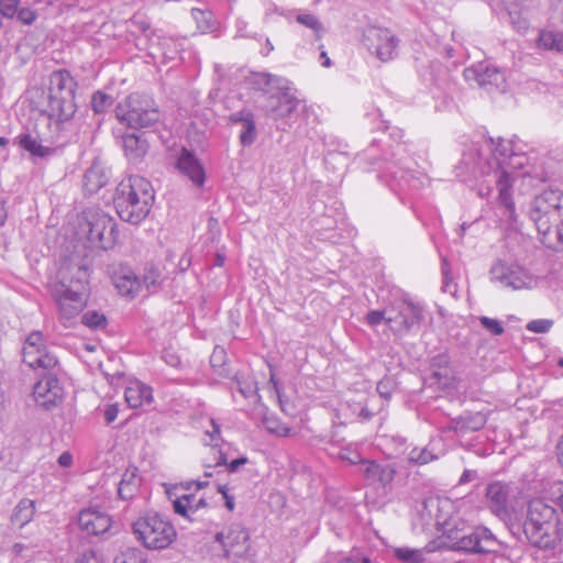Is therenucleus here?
<instances>
[{
    "instance_id": "1",
    "label": "nucleus",
    "mask_w": 563,
    "mask_h": 563,
    "mask_svg": "<svg viewBox=\"0 0 563 563\" xmlns=\"http://www.w3.org/2000/svg\"><path fill=\"white\" fill-rule=\"evenodd\" d=\"M420 519L426 526H434L438 539L426 545L428 552L440 548L455 551L488 553L494 551L496 541L486 529H476L465 533L466 523L459 516L454 503L446 497H429L424 499L420 510Z\"/></svg>"
},
{
    "instance_id": "2",
    "label": "nucleus",
    "mask_w": 563,
    "mask_h": 563,
    "mask_svg": "<svg viewBox=\"0 0 563 563\" xmlns=\"http://www.w3.org/2000/svg\"><path fill=\"white\" fill-rule=\"evenodd\" d=\"M528 542L542 550H552L563 540V521L558 510L543 499L529 501L523 521Z\"/></svg>"
},
{
    "instance_id": "3",
    "label": "nucleus",
    "mask_w": 563,
    "mask_h": 563,
    "mask_svg": "<svg viewBox=\"0 0 563 563\" xmlns=\"http://www.w3.org/2000/svg\"><path fill=\"white\" fill-rule=\"evenodd\" d=\"M531 218L541 242L550 249H563V191L545 189L534 198Z\"/></svg>"
},
{
    "instance_id": "4",
    "label": "nucleus",
    "mask_w": 563,
    "mask_h": 563,
    "mask_svg": "<svg viewBox=\"0 0 563 563\" xmlns=\"http://www.w3.org/2000/svg\"><path fill=\"white\" fill-rule=\"evenodd\" d=\"M154 202L151 183L141 176H129L115 188L113 205L121 220L140 223L150 213Z\"/></svg>"
},
{
    "instance_id": "5",
    "label": "nucleus",
    "mask_w": 563,
    "mask_h": 563,
    "mask_svg": "<svg viewBox=\"0 0 563 563\" xmlns=\"http://www.w3.org/2000/svg\"><path fill=\"white\" fill-rule=\"evenodd\" d=\"M77 81L68 70H56L49 76L47 111L57 121H68L76 112Z\"/></svg>"
},
{
    "instance_id": "6",
    "label": "nucleus",
    "mask_w": 563,
    "mask_h": 563,
    "mask_svg": "<svg viewBox=\"0 0 563 563\" xmlns=\"http://www.w3.org/2000/svg\"><path fill=\"white\" fill-rule=\"evenodd\" d=\"M136 540L148 550H164L177 539L172 521L156 512L137 518L132 525Z\"/></svg>"
},
{
    "instance_id": "7",
    "label": "nucleus",
    "mask_w": 563,
    "mask_h": 563,
    "mask_svg": "<svg viewBox=\"0 0 563 563\" xmlns=\"http://www.w3.org/2000/svg\"><path fill=\"white\" fill-rule=\"evenodd\" d=\"M115 117L132 129H142L158 122L161 110L151 96L133 92L117 104Z\"/></svg>"
},
{
    "instance_id": "8",
    "label": "nucleus",
    "mask_w": 563,
    "mask_h": 563,
    "mask_svg": "<svg viewBox=\"0 0 563 563\" xmlns=\"http://www.w3.org/2000/svg\"><path fill=\"white\" fill-rule=\"evenodd\" d=\"M207 486L206 482L176 485L174 492H168L170 497L174 496V511L190 521L197 520L211 505V496L206 492Z\"/></svg>"
},
{
    "instance_id": "9",
    "label": "nucleus",
    "mask_w": 563,
    "mask_h": 563,
    "mask_svg": "<svg viewBox=\"0 0 563 563\" xmlns=\"http://www.w3.org/2000/svg\"><path fill=\"white\" fill-rule=\"evenodd\" d=\"M511 487L504 481H493L485 487L484 501L488 510L499 518H507L514 510Z\"/></svg>"
},
{
    "instance_id": "10",
    "label": "nucleus",
    "mask_w": 563,
    "mask_h": 563,
    "mask_svg": "<svg viewBox=\"0 0 563 563\" xmlns=\"http://www.w3.org/2000/svg\"><path fill=\"white\" fill-rule=\"evenodd\" d=\"M51 292L65 324L79 316L86 307L87 300L84 295L67 288L63 283L54 284Z\"/></svg>"
},
{
    "instance_id": "11",
    "label": "nucleus",
    "mask_w": 563,
    "mask_h": 563,
    "mask_svg": "<svg viewBox=\"0 0 563 563\" xmlns=\"http://www.w3.org/2000/svg\"><path fill=\"white\" fill-rule=\"evenodd\" d=\"M88 240L101 249H111L119 239L117 223L107 213L92 214L89 220Z\"/></svg>"
},
{
    "instance_id": "12",
    "label": "nucleus",
    "mask_w": 563,
    "mask_h": 563,
    "mask_svg": "<svg viewBox=\"0 0 563 563\" xmlns=\"http://www.w3.org/2000/svg\"><path fill=\"white\" fill-rule=\"evenodd\" d=\"M23 361L32 368L52 369L57 365V358L46 350L41 332H33L26 338Z\"/></svg>"
},
{
    "instance_id": "13",
    "label": "nucleus",
    "mask_w": 563,
    "mask_h": 563,
    "mask_svg": "<svg viewBox=\"0 0 563 563\" xmlns=\"http://www.w3.org/2000/svg\"><path fill=\"white\" fill-rule=\"evenodd\" d=\"M32 397L37 406L51 410L63 402L64 388L56 376L45 375L34 385Z\"/></svg>"
},
{
    "instance_id": "14",
    "label": "nucleus",
    "mask_w": 563,
    "mask_h": 563,
    "mask_svg": "<svg viewBox=\"0 0 563 563\" xmlns=\"http://www.w3.org/2000/svg\"><path fill=\"white\" fill-rule=\"evenodd\" d=\"M78 526L88 536H99L109 531L112 518L99 508L89 507L78 514Z\"/></svg>"
},
{
    "instance_id": "15",
    "label": "nucleus",
    "mask_w": 563,
    "mask_h": 563,
    "mask_svg": "<svg viewBox=\"0 0 563 563\" xmlns=\"http://www.w3.org/2000/svg\"><path fill=\"white\" fill-rule=\"evenodd\" d=\"M366 37L379 59L385 62L393 58L397 42L388 29L371 27Z\"/></svg>"
},
{
    "instance_id": "16",
    "label": "nucleus",
    "mask_w": 563,
    "mask_h": 563,
    "mask_svg": "<svg viewBox=\"0 0 563 563\" xmlns=\"http://www.w3.org/2000/svg\"><path fill=\"white\" fill-rule=\"evenodd\" d=\"M216 539L221 543L227 554H239L246 550L249 534L243 527L234 525L219 532Z\"/></svg>"
},
{
    "instance_id": "17",
    "label": "nucleus",
    "mask_w": 563,
    "mask_h": 563,
    "mask_svg": "<svg viewBox=\"0 0 563 563\" xmlns=\"http://www.w3.org/2000/svg\"><path fill=\"white\" fill-rule=\"evenodd\" d=\"M124 399L130 408H141L153 401V389L140 380H132L124 390Z\"/></svg>"
},
{
    "instance_id": "18",
    "label": "nucleus",
    "mask_w": 563,
    "mask_h": 563,
    "mask_svg": "<svg viewBox=\"0 0 563 563\" xmlns=\"http://www.w3.org/2000/svg\"><path fill=\"white\" fill-rule=\"evenodd\" d=\"M464 76L467 80H474L479 87L498 86L504 81L500 71L493 66L477 65L465 69Z\"/></svg>"
},
{
    "instance_id": "19",
    "label": "nucleus",
    "mask_w": 563,
    "mask_h": 563,
    "mask_svg": "<svg viewBox=\"0 0 563 563\" xmlns=\"http://www.w3.org/2000/svg\"><path fill=\"white\" fill-rule=\"evenodd\" d=\"M177 167L195 185H203L206 178L205 170L197 158L187 150H183L178 158Z\"/></svg>"
},
{
    "instance_id": "20",
    "label": "nucleus",
    "mask_w": 563,
    "mask_h": 563,
    "mask_svg": "<svg viewBox=\"0 0 563 563\" xmlns=\"http://www.w3.org/2000/svg\"><path fill=\"white\" fill-rule=\"evenodd\" d=\"M364 477L372 482L378 483L382 486L390 485L396 475V468L391 465H382L375 461H364Z\"/></svg>"
},
{
    "instance_id": "21",
    "label": "nucleus",
    "mask_w": 563,
    "mask_h": 563,
    "mask_svg": "<svg viewBox=\"0 0 563 563\" xmlns=\"http://www.w3.org/2000/svg\"><path fill=\"white\" fill-rule=\"evenodd\" d=\"M16 144L34 157H46L53 153V148L45 146L30 133L20 134Z\"/></svg>"
},
{
    "instance_id": "22",
    "label": "nucleus",
    "mask_w": 563,
    "mask_h": 563,
    "mask_svg": "<svg viewBox=\"0 0 563 563\" xmlns=\"http://www.w3.org/2000/svg\"><path fill=\"white\" fill-rule=\"evenodd\" d=\"M488 420V416L484 412H473L460 417L455 421V430L461 432H474L483 429Z\"/></svg>"
},
{
    "instance_id": "23",
    "label": "nucleus",
    "mask_w": 563,
    "mask_h": 563,
    "mask_svg": "<svg viewBox=\"0 0 563 563\" xmlns=\"http://www.w3.org/2000/svg\"><path fill=\"white\" fill-rule=\"evenodd\" d=\"M34 514L35 503L24 498L14 508L11 521L14 526L22 528L33 519Z\"/></svg>"
},
{
    "instance_id": "24",
    "label": "nucleus",
    "mask_w": 563,
    "mask_h": 563,
    "mask_svg": "<svg viewBox=\"0 0 563 563\" xmlns=\"http://www.w3.org/2000/svg\"><path fill=\"white\" fill-rule=\"evenodd\" d=\"M113 283L118 291L123 296H133L140 289L139 279L131 274H115Z\"/></svg>"
},
{
    "instance_id": "25",
    "label": "nucleus",
    "mask_w": 563,
    "mask_h": 563,
    "mask_svg": "<svg viewBox=\"0 0 563 563\" xmlns=\"http://www.w3.org/2000/svg\"><path fill=\"white\" fill-rule=\"evenodd\" d=\"M538 46L549 51L563 52V33L541 31L538 38Z\"/></svg>"
},
{
    "instance_id": "26",
    "label": "nucleus",
    "mask_w": 563,
    "mask_h": 563,
    "mask_svg": "<svg viewBox=\"0 0 563 563\" xmlns=\"http://www.w3.org/2000/svg\"><path fill=\"white\" fill-rule=\"evenodd\" d=\"M123 148L128 156L136 158L146 153L147 144L135 134H126L123 136Z\"/></svg>"
},
{
    "instance_id": "27",
    "label": "nucleus",
    "mask_w": 563,
    "mask_h": 563,
    "mask_svg": "<svg viewBox=\"0 0 563 563\" xmlns=\"http://www.w3.org/2000/svg\"><path fill=\"white\" fill-rule=\"evenodd\" d=\"M424 549H411L408 547H398L393 550L394 556L402 563H422L424 561Z\"/></svg>"
},
{
    "instance_id": "28",
    "label": "nucleus",
    "mask_w": 563,
    "mask_h": 563,
    "mask_svg": "<svg viewBox=\"0 0 563 563\" xmlns=\"http://www.w3.org/2000/svg\"><path fill=\"white\" fill-rule=\"evenodd\" d=\"M192 16L198 22V29L201 33H208L213 30L212 14L210 12L194 9Z\"/></svg>"
},
{
    "instance_id": "29",
    "label": "nucleus",
    "mask_w": 563,
    "mask_h": 563,
    "mask_svg": "<svg viewBox=\"0 0 563 563\" xmlns=\"http://www.w3.org/2000/svg\"><path fill=\"white\" fill-rule=\"evenodd\" d=\"M82 323L90 329H101L107 325V318L98 311H87L82 316Z\"/></svg>"
},
{
    "instance_id": "30",
    "label": "nucleus",
    "mask_w": 563,
    "mask_h": 563,
    "mask_svg": "<svg viewBox=\"0 0 563 563\" xmlns=\"http://www.w3.org/2000/svg\"><path fill=\"white\" fill-rule=\"evenodd\" d=\"M249 462L246 456H241L239 459L232 460L231 462H228L227 456L222 452H218V456L214 460L216 466H225L227 472L233 473L238 471V468L242 465H245Z\"/></svg>"
},
{
    "instance_id": "31",
    "label": "nucleus",
    "mask_w": 563,
    "mask_h": 563,
    "mask_svg": "<svg viewBox=\"0 0 563 563\" xmlns=\"http://www.w3.org/2000/svg\"><path fill=\"white\" fill-rule=\"evenodd\" d=\"M505 279L507 285L514 289H525L530 285V278L521 272L517 273L511 271L507 276H505Z\"/></svg>"
},
{
    "instance_id": "32",
    "label": "nucleus",
    "mask_w": 563,
    "mask_h": 563,
    "mask_svg": "<svg viewBox=\"0 0 563 563\" xmlns=\"http://www.w3.org/2000/svg\"><path fill=\"white\" fill-rule=\"evenodd\" d=\"M553 320L536 319L527 323V330L533 333H547L553 327Z\"/></svg>"
},
{
    "instance_id": "33",
    "label": "nucleus",
    "mask_w": 563,
    "mask_h": 563,
    "mask_svg": "<svg viewBox=\"0 0 563 563\" xmlns=\"http://www.w3.org/2000/svg\"><path fill=\"white\" fill-rule=\"evenodd\" d=\"M74 563H104V561L98 551L86 549L77 555Z\"/></svg>"
},
{
    "instance_id": "34",
    "label": "nucleus",
    "mask_w": 563,
    "mask_h": 563,
    "mask_svg": "<svg viewBox=\"0 0 563 563\" xmlns=\"http://www.w3.org/2000/svg\"><path fill=\"white\" fill-rule=\"evenodd\" d=\"M256 135L255 123L251 119L244 121V130L241 132L240 141L243 145H250L253 143Z\"/></svg>"
},
{
    "instance_id": "35",
    "label": "nucleus",
    "mask_w": 563,
    "mask_h": 563,
    "mask_svg": "<svg viewBox=\"0 0 563 563\" xmlns=\"http://www.w3.org/2000/svg\"><path fill=\"white\" fill-rule=\"evenodd\" d=\"M498 200L506 208L509 216L512 217L516 211L515 202L512 199L511 189H499L498 190Z\"/></svg>"
},
{
    "instance_id": "36",
    "label": "nucleus",
    "mask_w": 563,
    "mask_h": 563,
    "mask_svg": "<svg viewBox=\"0 0 563 563\" xmlns=\"http://www.w3.org/2000/svg\"><path fill=\"white\" fill-rule=\"evenodd\" d=\"M20 0H0V13L4 18L12 19L16 15Z\"/></svg>"
},
{
    "instance_id": "37",
    "label": "nucleus",
    "mask_w": 563,
    "mask_h": 563,
    "mask_svg": "<svg viewBox=\"0 0 563 563\" xmlns=\"http://www.w3.org/2000/svg\"><path fill=\"white\" fill-rule=\"evenodd\" d=\"M479 321H481V324L487 331H489L492 334L500 335V334L504 333V327L501 325V323L498 320L492 319V318H488V317H482L479 319Z\"/></svg>"
},
{
    "instance_id": "38",
    "label": "nucleus",
    "mask_w": 563,
    "mask_h": 563,
    "mask_svg": "<svg viewBox=\"0 0 563 563\" xmlns=\"http://www.w3.org/2000/svg\"><path fill=\"white\" fill-rule=\"evenodd\" d=\"M265 423H266V428L271 432L276 433L277 435L287 437V435L292 434L288 427H286L285 424H278L273 419H266Z\"/></svg>"
},
{
    "instance_id": "39",
    "label": "nucleus",
    "mask_w": 563,
    "mask_h": 563,
    "mask_svg": "<svg viewBox=\"0 0 563 563\" xmlns=\"http://www.w3.org/2000/svg\"><path fill=\"white\" fill-rule=\"evenodd\" d=\"M16 16L23 24L31 25L36 20V12L30 8H22L18 10Z\"/></svg>"
},
{
    "instance_id": "40",
    "label": "nucleus",
    "mask_w": 563,
    "mask_h": 563,
    "mask_svg": "<svg viewBox=\"0 0 563 563\" xmlns=\"http://www.w3.org/2000/svg\"><path fill=\"white\" fill-rule=\"evenodd\" d=\"M387 324L397 323L402 329H409L410 322L407 317L404 314L402 310L398 309L395 316H389L386 319Z\"/></svg>"
},
{
    "instance_id": "41",
    "label": "nucleus",
    "mask_w": 563,
    "mask_h": 563,
    "mask_svg": "<svg viewBox=\"0 0 563 563\" xmlns=\"http://www.w3.org/2000/svg\"><path fill=\"white\" fill-rule=\"evenodd\" d=\"M297 21L305 25V26H308L314 31H318L321 29V24L320 22L318 21V19L312 15V14H299L297 16Z\"/></svg>"
},
{
    "instance_id": "42",
    "label": "nucleus",
    "mask_w": 563,
    "mask_h": 563,
    "mask_svg": "<svg viewBox=\"0 0 563 563\" xmlns=\"http://www.w3.org/2000/svg\"><path fill=\"white\" fill-rule=\"evenodd\" d=\"M551 498L563 511V482L553 484L551 487Z\"/></svg>"
},
{
    "instance_id": "43",
    "label": "nucleus",
    "mask_w": 563,
    "mask_h": 563,
    "mask_svg": "<svg viewBox=\"0 0 563 563\" xmlns=\"http://www.w3.org/2000/svg\"><path fill=\"white\" fill-rule=\"evenodd\" d=\"M497 189H511L514 185V180L510 174L506 170H501L497 178Z\"/></svg>"
},
{
    "instance_id": "44",
    "label": "nucleus",
    "mask_w": 563,
    "mask_h": 563,
    "mask_svg": "<svg viewBox=\"0 0 563 563\" xmlns=\"http://www.w3.org/2000/svg\"><path fill=\"white\" fill-rule=\"evenodd\" d=\"M386 319L387 318H385V312L379 310H372L366 314V322L369 325H377L383 321L386 322Z\"/></svg>"
},
{
    "instance_id": "45",
    "label": "nucleus",
    "mask_w": 563,
    "mask_h": 563,
    "mask_svg": "<svg viewBox=\"0 0 563 563\" xmlns=\"http://www.w3.org/2000/svg\"><path fill=\"white\" fill-rule=\"evenodd\" d=\"M217 490L222 495L227 509L233 511L235 507L234 497L229 494L227 486L219 485Z\"/></svg>"
},
{
    "instance_id": "46",
    "label": "nucleus",
    "mask_w": 563,
    "mask_h": 563,
    "mask_svg": "<svg viewBox=\"0 0 563 563\" xmlns=\"http://www.w3.org/2000/svg\"><path fill=\"white\" fill-rule=\"evenodd\" d=\"M108 101V96L101 91H97L92 96V107L97 112L102 111L104 103Z\"/></svg>"
},
{
    "instance_id": "47",
    "label": "nucleus",
    "mask_w": 563,
    "mask_h": 563,
    "mask_svg": "<svg viewBox=\"0 0 563 563\" xmlns=\"http://www.w3.org/2000/svg\"><path fill=\"white\" fill-rule=\"evenodd\" d=\"M449 372L451 373V377L448 378L446 374L442 375L441 373L437 372L434 374L435 378H437V382L441 385H443L444 387H450V386H453V384L456 382V377L454 375V372L452 368H449Z\"/></svg>"
},
{
    "instance_id": "48",
    "label": "nucleus",
    "mask_w": 563,
    "mask_h": 563,
    "mask_svg": "<svg viewBox=\"0 0 563 563\" xmlns=\"http://www.w3.org/2000/svg\"><path fill=\"white\" fill-rule=\"evenodd\" d=\"M119 413V406L117 404H111L106 407L104 410V419L108 423L113 422Z\"/></svg>"
},
{
    "instance_id": "49",
    "label": "nucleus",
    "mask_w": 563,
    "mask_h": 563,
    "mask_svg": "<svg viewBox=\"0 0 563 563\" xmlns=\"http://www.w3.org/2000/svg\"><path fill=\"white\" fill-rule=\"evenodd\" d=\"M211 430L206 428V433L210 437L211 442L217 441L220 438V427L216 423L213 419L208 420Z\"/></svg>"
},
{
    "instance_id": "50",
    "label": "nucleus",
    "mask_w": 563,
    "mask_h": 563,
    "mask_svg": "<svg viewBox=\"0 0 563 563\" xmlns=\"http://www.w3.org/2000/svg\"><path fill=\"white\" fill-rule=\"evenodd\" d=\"M410 460L419 464H426L430 461L429 453L421 451L417 454L415 450L410 453Z\"/></svg>"
},
{
    "instance_id": "51",
    "label": "nucleus",
    "mask_w": 563,
    "mask_h": 563,
    "mask_svg": "<svg viewBox=\"0 0 563 563\" xmlns=\"http://www.w3.org/2000/svg\"><path fill=\"white\" fill-rule=\"evenodd\" d=\"M58 464L63 467H69L73 464V455L69 452H63L58 457Z\"/></svg>"
},
{
    "instance_id": "52",
    "label": "nucleus",
    "mask_w": 563,
    "mask_h": 563,
    "mask_svg": "<svg viewBox=\"0 0 563 563\" xmlns=\"http://www.w3.org/2000/svg\"><path fill=\"white\" fill-rule=\"evenodd\" d=\"M551 7L555 12L563 15V0H552Z\"/></svg>"
},
{
    "instance_id": "53",
    "label": "nucleus",
    "mask_w": 563,
    "mask_h": 563,
    "mask_svg": "<svg viewBox=\"0 0 563 563\" xmlns=\"http://www.w3.org/2000/svg\"><path fill=\"white\" fill-rule=\"evenodd\" d=\"M320 57H321V60H322V65L324 67H330L331 60H330L328 54L324 51L321 52Z\"/></svg>"
},
{
    "instance_id": "54",
    "label": "nucleus",
    "mask_w": 563,
    "mask_h": 563,
    "mask_svg": "<svg viewBox=\"0 0 563 563\" xmlns=\"http://www.w3.org/2000/svg\"><path fill=\"white\" fill-rule=\"evenodd\" d=\"M128 558L131 561V563H144L143 560L140 556H137L136 554L132 553Z\"/></svg>"
},
{
    "instance_id": "55",
    "label": "nucleus",
    "mask_w": 563,
    "mask_h": 563,
    "mask_svg": "<svg viewBox=\"0 0 563 563\" xmlns=\"http://www.w3.org/2000/svg\"><path fill=\"white\" fill-rule=\"evenodd\" d=\"M96 175H97V172H96V170H93V169H90V170L86 174L85 178H86V180H87V181H90V180H91V178H92V177H95Z\"/></svg>"
},
{
    "instance_id": "56",
    "label": "nucleus",
    "mask_w": 563,
    "mask_h": 563,
    "mask_svg": "<svg viewBox=\"0 0 563 563\" xmlns=\"http://www.w3.org/2000/svg\"><path fill=\"white\" fill-rule=\"evenodd\" d=\"M124 482L122 481L119 485V495L122 497V498H126V496H124L123 492H124Z\"/></svg>"
},
{
    "instance_id": "57",
    "label": "nucleus",
    "mask_w": 563,
    "mask_h": 563,
    "mask_svg": "<svg viewBox=\"0 0 563 563\" xmlns=\"http://www.w3.org/2000/svg\"><path fill=\"white\" fill-rule=\"evenodd\" d=\"M361 415H362L365 419H368V418H371V417H372V412H369V411H367V410H365V409H363V410H362Z\"/></svg>"
},
{
    "instance_id": "58",
    "label": "nucleus",
    "mask_w": 563,
    "mask_h": 563,
    "mask_svg": "<svg viewBox=\"0 0 563 563\" xmlns=\"http://www.w3.org/2000/svg\"><path fill=\"white\" fill-rule=\"evenodd\" d=\"M350 462H351L352 464H357V463H363V464H364V461H362V460H360V459H354V456H351Z\"/></svg>"
},
{
    "instance_id": "59",
    "label": "nucleus",
    "mask_w": 563,
    "mask_h": 563,
    "mask_svg": "<svg viewBox=\"0 0 563 563\" xmlns=\"http://www.w3.org/2000/svg\"><path fill=\"white\" fill-rule=\"evenodd\" d=\"M8 143V139L0 136V146H5Z\"/></svg>"
},
{
    "instance_id": "60",
    "label": "nucleus",
    "mask_w": 563,
    "mask_h": 563,
    "mask_svg": "<svg viewBox=\"0 0 563 563\" xmlns=\"http://www.w3.org/2000/svg\"><path fill=\"white\" fill-rule=\"evenodd\" d=\"M552 563H563V555H560L558 560Z\"/></svg>"
},
{
    "instance_id": "61",
    "label": "nucleus",
    "mask_w": 563,
    "mask_h": 563,
    "mask_svg": "<svg viewBox=\"0 0 563 563\" xmlns=\"http://www.w3.org/2000/svg\"><path fill=\"white\" fill-rule=\"evenodd\" d=\"M362 563H372L371 560L368 558H363L362 559Z\"/></svg>"
},
{
    "instance_id": "62",
    "label": "nucleus",
    "mask_w": 563,
    "mask_h": 563,
    "mask_svg": "<svg viewBox=\"0 0 563 563\" xmlns=\"http://www.w3.org/2000/svg\"><path fill=\"white\" fill-rule=\"evenodd\" d=\"M559 365H560L561 367H563V358H561V360L559 361Z\"/></svg>"
}]
</instances>
